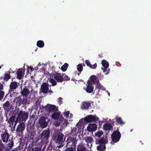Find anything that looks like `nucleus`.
Masks as SVG:
<instances>
[{"instance_id": "nucleus-1", "label": "nucleus", "mask_w": 151, "mask_h": 151, "mask_svg": "<svg viewBox=\"0 0 151 151\" xmlns=\"http://www.w3.org/2000/svg\"><path fill=\"white\" fill-rule=\"evenodd\" d=\"M14 114L17 116L16 122L20 123L21 121L25 122L28 119L29 113L28 112L20 110L18 108L17 111H14Z\"/></svg>"}, {"instance_id": "nucleus-2", "label": "nucleus", "mask_w": 151, "mask_h": 151, "mask_svg": "<svg viewBox=\"0 0 151 151\" xmlns=\"http://www.w3.org/2000/svg\"><path fill=\"white\" fill-rule=\"evenodd\" d=\"M66 142L67 147H73L75 151H76V145L77 142L76 137H69L67 138Z\"/></svg>"}, {"instance_id": "nucleus-3", "label": "nucleus", "mask_w": 151, "mask_h": 151, "mask_svg": "<svg viewBox=\"0 0 151 151\" xmlns=\"http://www.w3.org/2000/svg\"><path fill=\"white\" fill-rule=\"evenodd\" d=\"M50 131L49 129L43 130L41 133L40 139L42 142L46 143L50 136Z\"/></svg>"}, {"instance_id": "nucleus-4", "label": "nucleus", "mask_w": 151, "mask_h": 151, "mask_svg": "<svg viewBox=\"0 0 151 151\" xmlns=\"http://www.w3.org/2000/svg\"><path fill=\"white\" fill-rule=\"evenodd\" d=\"M99 120V117L93 115H88L83 118L84 121L86 123L92 122L97 123Z\"/></svg>"}, {"instance_id": "nucleus-5", "label": "nucleus", "mask_w": 151, "mask_h": 151, "mask_svg": "<svg viewBox=\"0 0 151 151\" xmlns=\"http://www.w3.org/2000/svg\"><path fill=\"white\" fill-rule=\"evenodd\" d=\"M64 135L60 132L54 134L52 137V139L56 143H61L63 141Z\"/></svg>"}, {"instance_id": "nucleus-6", "label": "nucleus", "mask_w": 151, "mask_h": 151, "mask_svg": "<svg viewBox=\"0 0 151 151\" xmlns=\"http://www.w3.org/2000/svg\"><path fill=\"white\" fill-rule=\"evenodd\" d=\"M121 136V134L118 130L114 131L111 135V140L113 142H117L119 140Z\"/></svg>"}, {"instance_id": "nucleus-7", "label": "nucleus", "mask_w": 151, "mask_h": 151, "mask_svg": "<svg viewBox=\"0 0 151 151\" xmlns=\"http://www.w3.org/2000/svg\"><path fill=\"white\" fill-rule=\"evenodd\" d=\"M10 89L8 95L10 97H12L13 94L14 93V90L17 88L18 87L17 83L16 81L12 82L10 85Z\"/></svg>"}, {"instance_id": "nucleus-8", "label": "nucleus", "mask_w": 151, "mask_h": 151, "mask_svg": "<svg viewBox=\"0 0 151 151\" xmlns=\"http://www.w3.org/2000/svg\"><path fill=\"white\" fill-rule=\"evenodd\" d=\"M8 130L6 129H5L4 131H3L2 133L1 134V137L2 140L4 142L7 143L9 141V138L10 135L9 134L8 132Z\"/></svg>"}, {"instance_id": "nucleus-9", "label": "nucleus", "mask_w": 151, "mask_h": 151, "mask_svg": "<svg viewBox=\"0 0 151 151\" xmlns=\"http://www.w3.org/2000/svg\"><path fill=\"white\" fill-rule=\"evenodd\" d=\"M45 110H47L49 113L57 111L58 110V107L54 105L47 104L45 107Z\"/></svg>"}, {"instance_id": "nucleus-10", "label": "nucleus", "mask_w": 151, "mask_h": 151, "mask_svg": "<svg viewBox=\"0 0 151 151\" xmlns=\"http://www.w3.org/2000/svg\"><path fill=\"white\" fill-rule=\"evenodd\" d=\"M47 118L45 116H42L38 120L39 124L40 127L42 128H45L48 125V123L46 121Z\"/></svg>"}, {"instance_id": "nucleus-11", "label": "nucleus", "mask_w": 151, "mask_h": 151, "mask_svg": "<svg viewBox=\"0 0 151 151\" xmlns=\"http://www.w3.org/2000/svg\"><path fill=\"white\" fill-rule=\"evenodd\" d=\"M101 64L104 68H102L105 74H109L110 72V70L109 69L108 70H107L109 65L108 62L106 60H103L102 61Z\"/></svg>"}, {"instance_id": "nucleus-12", "label": "nucleus", "mask_w": 151, "mask_h": 151, "mask_svg": "<svg viewBox=\"0 0 151 151\" xmlns=\"http://www.w3.org/2000/svg\"><path fill=\"white\" fill-rule=\"evenodd\" d=\"M86 86V87L85 89L86 92L88 93H91L93 90L94 86L91 81H88Z\"/></svg>"}, {"instance_id": "nucleus-13", "label": "nucleus", "mask_w": 151, "mask_h": 151, "mask_svg": "<svg viewBox=\"0 0 151 151\" xmlns=\"http://www.w3.org/2000/svg\"><path fill=\"white\" fill-rule=\"evenodd\" d=\"M16 102V106L19 107L22 104H26L27 103V99L24 98L22 100L21 97L19 96L17 99Z\"/></svg>"}, {"instance_id": "nucleus-14", "label": "nucleus", "mask_w": 151, "mask_h": 151, "mask_svg": "<svg viewBox=\"0 0 151 151\" xmlns=\"http://www.w3.org/2000/svg\"><path fill=\"white\" fill-rule=\"evenodd\" d=\"M63 75V73H56L54 75V78L58 82L62 83L64 80Z\"/></svg>"}, {"instance_id": "nucleus-15", "label": "nucleus", "mask_w": 151, "mask_h": 151, "mask_svg": "<svg viewBox=\"0 0 151 151\" xmlns=\"http://www.w3.org/2000/svg\"><path fill=\"white\" fill-rule=\"evenodd\" d=\"M41 90L42 93L46 94L48 92L49 85L46 83H43L41 86Z\"/></svg>"}, {"instance_id": "nucleus-16", "label": "nucleus", "mask_w": 151, "mask_h": 151, "mask_svg": "<svg viewBox=\"0 0 151 151\" xmlns=\"http://www.w3.org/2000/svg\"><path fill=\"white\" fill-rule=\"evenodd\" d=\"M97 127L95 124H89L87 127V130L89 132H94L96 130Z\"/></svg>"}, {"instance_id": "nucleus-17", "label": "nucleus", "mask_w": 151, "mask_h": 151, "mask_svg": "<svg viewBox=\"0 0 151 151\" xmlns=\"http://www.w3.org/2000/svg\"><path fill=\"white\" fill-rule=\"evenodd\" d=\"M20 93L21 95L25 97H27L30 93L29 90L27 88V86H25L24 88L21 89Z\"/></svg>"}, {"instance_id": "nucleus-18", "label": "nucleus", "mask_w": 151, "mask_h": 151, "mask_svg": "<svg viewBox=\"0 0 151 151\" xmlns=\"http://www.w3.org/2000/svg\"><path fill=\"white\" fill-rule=\"evenodd\" d=\"M25 129V124L23 123H20L18 126L16 131L17 132L20 133L23 132Z\"/></svg>"}, {"instance_id": "nucleus-19", "label": "nucleus", "mask_w": 151, "mask_h": 151, "mask_svg": "<svg viewBox=\"0 0 151 151\" xmlns=\"http://www.w3.org/2000/svg\"><path fill=\"white\" fill-rule=\"evenodd\" d=\"M77 151H87L86 147L83 143H80L77 146Z\"/></svg>"}, {"instance_id": "nucleus-20", "label": "nucleus", "mask_w": 151, "mask_h": 151, "mask_svg": "<svg viewBox=\"0 0 151 151\" xmlns=\"http://www.w3.org/2000/svg\"><path fill=\"white\" fill-rule=\"evenodd\" d=\"M10 102L9 101H6L3 104V107L4 109L6 111H8L9 110V108L10 107Z\"/></svg>"}, {"instance_id": "nucleus-21", "label": "nucleus", "mask_w": 151, "mask_h": 151, "mask_svg": "<svg viewBox=\"0 0 151 151\" xmlns=\"http://www.w3.org/2000/svg\"><path fill=\"white\" fill-rule=\"evenodd\" d=\"M89 106H91V104L89 101L84 102L82 105L83 109H87Z\"/></svg>"}, {"instance_id": "nucleus-22", "label": "nucleus", "mask_w": 151, "mask_h": 151, "mask_svg": "<svg viewBox=\"0 0 151 151\" xmlns=\"http://www.w3.org/2000/svg\"><path fill=\"white\" fill-rule=\"evenodd\" d=\"M85 63L88 66L93 69H96L97 66L96 63L94 64L93 65H91L88 60H86L85 61Z\"/></svg>"}, {"instance_id": "nucleus-23", "label": "nucleus", "mask_w": 151, "mask_h": 151, "mask_svg": "<svg viewBox=\"0 0 151 151\" xmlns=\"http://www.w3.org/2000/svg\"><path fill=\"white\" fill-rule=\"evenodd\" d=\"M112 127L111 124L108 123H105L103 125V128L105 130L109 131L111 130Z\"/></svg>"}, {"instance_id": "nucleus-24", "label": "nucleus", "mask_w": 151, "mask_h": 151, "mask_svg": "<svg viewBox=\"0 0 151 151\" xmlns=\"http://www.w3.org/2000/svg\"><path fill=\"white\" fill-rule=\"evenodd\" d=\"M97 149L99 151H104L106 149L105 145L100 144L97 147Z\"/></svg>"}, {"instance_id": "nucleus-25", "label": "nucleus", "mask_w": 151, "mask_h": 151, "mask_svg": "<svg viewBox=\"0 0 151 151\" xmlns=\"http://www.w3.org/2000/svg\"><path fill=\"white\" fill-rule=\"evenodd\" d=\"M60 115V113L58 112H55L52 115V117L53 119L56 120L59 119Z\"/></svg>"}, {"instance_id": "nucleus-26", "label": "nucleus", "mask_w": 151, "mask_h": 151, "mask_svg": "<svg viewBox=\"0 0 151 151\" xmlns=\"http://www.w3.org/2000/svg\"><path fill=\"white\" fill-rule=\"evenodd\" d=\"M96 88L98 89L99 91L100 89L102 90H105V88L102 86L100 83H99V80H98V82L96 85Z\"/></svg>"}, {"instance_id": "nucleus-27", "label": "nucleus", "mask_w": 151, "mask_h": 151, "mask_svg": "<svg viewBox=\"0 0 151 151\" xmlns=\"http://www.w3.org/2000/svg\"><path fill=\"white\" fill-rule=\"evenodd\" d=\"M17 78L19 80L21 79L23 76L22 72V69L19 71H18L17 72Z\"/></svg>"}, {"instance_id": "nucleus-28", "label": "nucleus", "mask_w": 151, "mask_h": 151, "mask_svg": "<svg viewBox=\"0 0 151 151\" xmlns=\"http://www.w3.org/2000/svg\"><path fill=\"white\" fill-rule=\"evenodd\" d=\"M37 45L38 47L42 48L44 46V43L43 41L40 40L37 42Z\"/></svg>"}, {"instance_id": "nucleus-29", "label": "nucleus", "mask_w": 151, "mask_h": 151, "mask_svg": "<svg viewBox=\"0 0 151 151\" xmlns=\"http://www.w3.org/2000/svg\"><path fill=\"white\" fill-rule=\"evenodd\" d=\"M84 140L87 143H91L93 140V139L92 137H86L84 138Z\"/></svg>"}, {"instance_id": "nucleus-30", "label": "nucleus", "mask_w": 151, "mask_h": 151, "mask_svg": "<svg viewBox=\"0 0 151 151\" xmlns=\"http://www.w3.org/2000/svg\"><path fill=\"white\" fill-rule=\"evenodd\" d=\"M115 120L116 122L119 125H121L124 124L122 119L119 117L117 116L115 118Z\"/></svg>"}, {"instance_id": "nucleus-31", "label": "nucleus", "mask_w": 151, "mask_h": 151, "mask_svg": "<svg viewBox=\"0 0 151 151\" xmlns=\"http://www.w3.org/2000/svg\"><path fill=\"white\" fill-rule=\"evenodd\" d=\"M106 143V141L104 137H102L101 138L99 139L98 141V143H96L97 144H100L101 145H105Z\"/></svg>"}, {"instance_id": "nucleus-32", "label": "nucleus", "mask_w": 151, "mask_h": 151, "mask_svg": "<svg viewBox=\"0 0 151 151\" xmlns=\"http://www.w3.org/2000/svg\"><path fill=\"white\" fill-rule=\"evenodd\" d=\"M68 65L67 63H65L61 68V70L63 72L65 71L68 67Z\"/></svg>"}, {"instance_id": "nucleus-33", "label": "nucleus", "mask_w": 151, "mask_h": 151, "mask_svg": "<svg viewBox=\"0 0 151 151\" xmlns=\"http://www.w3.org/2000/svg\"><path fill=\"white\" fill-rule=\"evenodd\" d=\"M103 133L102 131H99L95 133V136L98 137H100L102 135Z\"/></svg>"}, {"instance_id": "nucleus-34", "label": "nucleus", "mask_w": 151, "mask_h": 151, "mask_svg": "<svg viewBox=\"0 0 151 151\" xmlns=\"http://www.w3.org/2000/svg\"><path fill=\"white\" fill-rule=\"evenodd\" d=\"M8 145V146L9 147L10 149H12L14 145V141L12 139H11Z\"/></svg>"}, {"instance_id": "nucleus-35", "label": "nucleus", "mask_w": 151, "mask_h": 151, "mask_svg": "<svg viewBox=\"0 0 151 151\" xmlns=\"http://www.w3.org/2000/svg\"><path fill=\"white\" fill-rule=\"evenodd\" d=\"M83 119H80L79 121L78 122V123L76 124V127L79 128L80 127L82 126L83 125Z\"/></svg>"}, {"instance_id": "nucleus-36", "label": "nucleus", "mask_w": 151, "mask_h": 151, "mask_svg": "<svg viewBox=\"0 0 151 151\" xmlns=\"http://www.w3.org/2000/svg\"><path fill=\"white\" fill-rule=\"evenodd\" d=\"M83 66L82 64H79L77 65V69L79 72H81L83 70Z\"/></svg>"}, {"instance_id": "nucleus-37", "label": "nucleus", "mask_w": 151, "mask_h": 151, "mask_svg": "<svg viewBox=\"0 0 151 151\" xmlns=\"http://www.w3.org/2000/svg\"><path fill=\"white\" fill-rule=\"evenodd\" d=\"M10 78L11 76L9 74L5 73L4 74V79L7 81Z\"/></svg>"}, {"instance_id": "nucleus-38", "label": "nucleus", "mask_w": 151, "mask_h": 151, "mask_svg": "<svg viewBox=\"0 0 151 151\" xmlns=\"http://www.w3.org/2000/svg\"><path fill=\"white\" fill-rule=\"evenodd\" d=\"M90 78L91 80L93 82L95 81V80H96L98 81V80H99L96 76L95 75H92L90 77Z\"/></svg>"}, {"instance_id": "nucleus-39", "label": "nucleus", "mask_w": 151, "mask_h": 151, "mask_svg": "<svg viewBox=\"0 0 151 151\" xmlns=\"http://www.w3.org/2000/svg\"><path fill=\"white\" fill-rule=\"evenodd\" d=\"M50 82L52 84L53 86H55L57 84V83L53 79L51 78L50 80Z\"/></svg>"}, {"instance_id": "nucleus-40", "label": "nucleus", "mask_w": 151, "mask_h": 151, "mask_svg": "<svg viewBox=\"0 0 151 151\" xmlns=\"http://www.w3.org/2000/svg\"><path fill=\"white\" fill-rule=\"evenodd\" d=\"M4 147V145L2 143V141L0 140V151H2Z\"/></svg>"}, {"instance_id": "nucleus-41", "label": "nucleus", "mask_w": 151, "mask_h": 151, "mask_svg": "<svg viewBox=\"0 0 151 151\" xmlns=\"http://www.w3.org/2000/svg\"><path fill=\"white\" fill-rule=\"evenodd\" d=\"M4 95V92L2 90L0 91V100H1L3 98Z\"/></svg>"}, {"instance_id": "nucleus-42", "label": "nucleus", "mask_w": 151, "mask_h": 151, "mask_svg": "<svg viewBox=\"0 0 151 151\" xmlns=\"http://www.w3.org/2000/svg\"><path fill=\"white\" fill-rule=\"evenodd\" d=\"M15 116H16V115L13 116L10 118L9 121H10V122L13 123L14 122L15 119Z\"/></svg>"}, {"instance_id": "nucleus-43", "label": "nucleus", "mask_w": 151, "mask_h": 151, "mask_svg": "<svg viewBox=\"0 0 151 151\" xmlns=\"http://www.w3.org/2000/svg\"><path fill=\"white\" fill-rule=\"evenodd\" d=\"M64 151H75L73 149V147H67Z\"/></svg>"}, {"instance_id": "nucleus-44", "label": "nucleus", "mask_w": 151, "mask_h": 151, "mask_svg": "<svg viewBox=\"0 0 151 151\" xmlns=\"http://www.w3.org/2000/svg\"><path fill=\"white\" fill-rule=\"evenodd\" d=\"M63 78H64V80H66V81L69 80L70 78L68 77L67 75H65V74H64L63 75Z\"/></svg>"}, {"instance_id": "nucleus-45", "label": "nucleus", "mask_w": 151, "mask_h": 151, "mask_svg": "<svg viewBox=\"0 0 151 151\" xmlns=\"http://www.w3.org/2000/svg\"><path fill=\"white\" fill-rule=\"evenodd\" d=\"M70 114V111H69L65 112L64 114V116L66 117H68L69 116V115Z\"/></svg>"}, {"instance_id": "nucleus-46", "label": "nucleus", "mask_w": 151, "mask_h": 151, "mask_svg": "<svg viewBox=\"0 0 151 151\" xmlns=\"http://www.w3.org/2000/svg\"><path fill=\"white\" fill-rule=\"evenodd\" d=\"M63 98L61 97H59L58 98V102L60 103V104L62 103V101Z\"/></svg>"}, {"instance_id": "nucleus-47", "label": "nucleus", "mask_w": 151, "mask_h": 151, "mask_svg": "<svg viewBox=\"0 0 151 151\" xmlns=\"http://www.w3.org/2000/svg\"><path fill=\"white\" fill-rule=\"evenodd\" d=\"M3 89V86L2 83H0V91Z\"/></svg>"}, {"instance_id": "nucleus-48", "label": "nucleus", "mask_w": 151, "mask_h": 151, "mask_svg": "<svg viewBox=\"0 0 151 151\" xmlns=\"http://www.w3.org/2000/svg\"><path fill=\"white\" fill-rule=\"evenodd\" d=\"M29 67V68L31 70V72H32V71L34 70V69L33 68L32 66L31 67Z\"/></svg>"}, {"instance_id": "nucleus-49", "label": "nucleus", "mask_w": 151, "mask_h": 151, "mask_svg": "<svg viewBox=\"0 0 151 151\" xmlns=\"http://www.w3.org/2000/svg\"><path fill=\"white\" fill-rule=\"evenodd\" d=\"M64 124H66V126H67V124L68 123V122L67 121H64Z\"/></svg>"}, {"instance_id": "nucleus-50", "label": "nucleus", "mask_w": 151, "mask_h": 151, "mask_svg": "<svg viewBox=\"0 0 151 151\" xmlns=\"http://www.w3.org/2000/svg\"><path fill=\"white\" fill-rule=\"evenodd\" d=\"M48 93H53V92H52V91L51 89H50L49 90H48Z\"/></svg>"}, {"instance_id": "nucleus-51", "label": "nucleus", "mask_w": 151, "mask_h": 151, "mask_svg": "<svg viewBox=\"0 0 151 151\" xmlns=\"http://www.w3.org/2000/svg\"><path fill=\"white\" fill-rule=\"evenodd\" d=\"M56 126H58L60 125V124L59 122H57L56 124H55Z\"/></svg>"}, {"instance_id": "nucleus-52", "label": "nucleus", "mask_w": 151, "mask_h": 151, "mask_svg": "<svg viewBox=\"0 0 151 151\" xmlns=\"http://www.w3.org/2000/svg\"><path fill=\"white\" fill-rule=\"evenodd\" d=\"M114 119L112 120V122L111 123V124L113 126H114V123L115 122L114 121Z\"/></svg>"}, {"instance_id": "nucleus-53", "label": "nucleus", "mask_w": 151, "mask_h": 151, "mask_svg": "<svg viewBox=\"0 0 151 151\" xmlns=\"http://www.w3.org/2000/svg\"><path fill=\"white\" fill-rule=\"evenodd\" d=\"M35 151H40L39 148H37L35 149Z\"/></svg>"}, {"instance_id": "nucleus-54", "label": "nucleus", "mask_w": 151, "mask_h": 151, "mask_svg": "<svg viewBox=\"0 0 151 151\" xmlns=\"http://www.w3.org/2000/svg\"><path fill=\"white\" fill-rule=\"evenodd\" d=\"M99 56L100 57V58H101L103 56L102 55H100V54H99Z\"/></svg>"}, {"instance_id": "nucleus-55", "label": "nucleus", "mask_w": 151, "mask_h": 151, "mask_svg": "<svg viewBox=\"0 0 151 151\" xmlns=\"http://www.w3.org/2000/svg\"><path fill=\"white\" fill-rule=\"evenodd\" d=\"M3 66V65H1L0 66V69H1V68Z\"/></svg>"}, {"instance_id": "nucleus-56", "label": "nucleus", "mask_w": 151, "mask_h": 151, "mask_svg": "<svg viewBox=\"0 0 151 151\" xmlns=\"http://www.w3.org/2000/svg\"><path fill=\"white\" fill-rule=\"evenodd\" d=\"M107 92H108V95H109V96H110V93H109V92H108V91H107Z\"/></svg>"}, {"instance_id": "nucleus-57", "label": "nucleus", "mask_w": 151, "mask_h": 151, "mask_svg": "<svg viewBox=\"0 0 151 151\" xmlns=\"http://www.w3.org/2000/svg\"><path fill=\"white\" fill-rule=\"evenodd\" d=\"M11 151H16V150H12Z\"/></svg>"}, {"instance_id": "nucleus-58", "label": "nucleus", "mask_w": 151, "mask_h": 151, "mask_svg": "<svg viewBox=\"0 0 151 151\" xmlns=\"http://www.w3.org/2000/svg\"><path fill=\"white\" fill-rule=\"evenodd\" d=\"M80 74V73H79L78 74V76H79Z\"/></svg>"}, {"instance_id": "nucleus-59", "label": "nucleus", "mask_w": 151, "mask_h": 151, "mask_svg": "<svg viewBox=\"0 0 151 151\" xmlns=\"http://www.w3.org/2000/svg\"><path fill=\"white\" fill-rule=\"evenodd\" d=\"M26 151H30V150H27Z\"/></svg>"}, {"instance_id": "nucleus-60", "label": "nucleus", "mask_w": 151, "mask_h": 151, "mask_svg": "<svg viewBox=\"0 0 151 151\" xmlns=\"http://www.w3.org/2000/svg\"><path fill=\"white\" fill-rule=\"evenodd\" d=\"M83 65L84 66H85V64H83Z\"/></svg>"}, {"instance_id": "nucleus-61", "label": "nucleus", "mask_w": 151, "mask_h": 151, "mask_svg": "<svg viewBox=\"0 0 151 151\" xmlns=\"http://www.w3.org/2000/svg\"><path fill=\"white\" fill-rule=\"evenodd\" d=\"M33 150V149H32V151Z\"/></svg>"}]
</instances>
